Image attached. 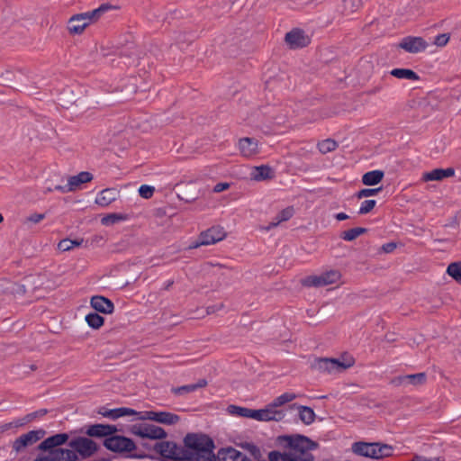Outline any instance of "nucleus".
I'll list each match as a JSON object with an SVG mask.
<instances>
[{
  "label": "nucleus",
  "mask_w": 461,
  "mask_h": 461,
  "mask_svg": "<svg viewBox=\"0 0 461 461\" xmlns=\"http://www.w3.org/2000/svg\"><path fill=\"white\" fill-rule=\"evenodd\" d=\"M282 442L286 447L284 452L269 453L271 461H312L311 451L317 447V443L302 435L285 436Z\"/></svg>",
  "instance_id": "obj_1"
},
{
  "label": "nucleus",
  "mask_w": 461,
  "mask_h": 461,
  "mask_svg": "<svg viewBox=\"0 0 461 461\" xmlns=\"http://www.w3.org/2000/svg\"><path fill=\"white\" fill-rule=\"evenodd\" d=\"M184 460L215 461L213 441L203 434H187L184 438Z\"/></svg>",
  "instance_id": "obj_2"
},
{
  "label": "nucleus",
  "mask_w": 461,
  "mask_h": 461,
  "mask_svg": "<svg viewBox=\"0 0 461 461\" xmlns=\"http://www.w3.org/2000/svg\"><path fill=\"white\" fill-rule=\"evenodd\" d=\"M351 450L354 454L372 459H380L392 455L393 448L387 444L367 443L358 441L352 444Z\"/></svg>",
  "instance_id": "obj_3"
},
{
  "label": "nucleus",
  "mask_w": 461,
  "mask_h": 461,
  "mask_svg": "<svg viewBox=\"0 0 461 461\" xmlns=\"http://www.w3.org/2000/svg\"><path fill=\"white\" fill-rule=\"evenodd\" d=\"M109 7L102 5L93 11L73 15L68 21V31L72 34H80L94 21H95L102 13Z\"/></svg>",
  "instance_id": "obj_4"
},
{
  "label": "nucleus",
  "mask_w": 461,
  "mask_h": 461,
  "mask_svg": "<svg viewBox=\"0 0 461 461\" xmlns=\"http://www.w3.org/2000/svg\"><path fill=\"white\" fill-rule=\"evenodd\" d=\"M354 365V359L319 358L315 361L314 366L321 372L328 374L342 372Z\"/></svg>",
  "instance_id": "obj_5"
},
{
  "label": "nucleus",
  "mask_w": 461,
  "mask_h": 461,
  "mask_svg": "<svg viewBox=\"0 0 461 461\" xmlns=\"http://www.w3.org/2000/svg\"><path fill=\"white\" fill-rule=\"evenodd\" d=\"M68 446L70 450L82 458L90 457L98 450L97 444L93 439L86 437L73 438L69 441Z\"/></svg>",
  "instance_id": "obj_6"
},
{
  "label": "nucleus",
  "mask_w": 461,
  "mask_h": 461,
  "mask_svg": "<svg viewBox=\"0 0 461 461\" xmlns=\"http://www.w3.org/2000/svg\"><path fill=\"white\" fill-rule=\"evenodd\" d=\"M226 237L224 229L221 226H213L205 231H203L198 240L190 245L191 249H196L201 246H208L215 244L222 240Z\"/></svg>",
  "instance_id": "obj_7"
},
{
  "label": "nucleus",
  "mask_w": 461,
  "mask_h": 461,
  "mask_svg": "<svg viewBox=\"0 0 461 461\" xmlns=\"http://www.w3.org/2000/svg\"><path fill=\"white\" fill-rule=\"evenodd\" d=\"M130 431L135 436L150 439H162L167 437V432L162 428L149 423L134 424Z\"/></svg>",
  "instance_id": "obj_8"
},
{
  "label": "nucleus",
  "mask_w": 461,
  "mask_h": 461,
  "mask_svg": "<svg viewBox=\"0 0 461 461\" xmlns=\"http://www.w3.org/2000/svg\"><path fill=\"white\" fill-rule=\"evenodd\" d=\"M136 420H149L164 425H174L179 421L180 418L178 415L169 411H144L138 412Z\"/></svg>",
  "instance_id": "obj_9"
},
{
  "label": "nucleus",
  "mask_w": 461,
  "mask_h": 461,
  "mask_svg": "<svg viewBox=\"0 0 461 461\" xmlns=\"http://www.w3.org/2000/svg\"><path fill=\"white\" fill-rule=\"evenodd\" d=\"M341 275L337 270H330L321 275L307 276L303 284L307 286L321 287L338 283Z\"/></svg>",
  "instance_id": "obj_10"
},
{
  "label": "nucleus",
  "mask_w": 461,
  "mask_h": 461,
  "mask_svg": "<svg viewBox=\"0 0 461 461\" xmlns=\"http://www.w3.org/2000/svg\"><path fill=\"white\" fill-rule=\"evenodd\" d=\"M154 449L164 458L184 460L183 447L172 441L158 442L155 445Z\"/></svg>",
  "instance_id": "obj_11"
},
{
  "label": "nucleus",
  "mask_w": 461,
  "mask_h": 461,
  "mask_svg": "<svg viewBox=\"0 0 461 461\" xmlns=\"http://www.w3.org/2000/svg\"><path fill=\"white\" fill-rule=\"evenodd\" d=\"M104 445L107 449L113 452H131L135 449L134 442L122 436L111 435L104 439Z\"/></svg>",
  "instance_id": "obj_12"
},
{
  "label": "nucleus",
  "mask_w": 461,
  "mask_h": 461,
  "mask_svg": "<svg viewBox=\"0 0 461 461\" xmlns=\"http://www.w3.org/2000/svg\"><path fill=\"white\" fill-rule=\"evenodd\" d=\"M45 435L46 431L43 429L31 430L17 438L13 443V448L16 452H21L43 438Z\"/></svg>",
  "instance_id": "obj_13"
},
{
  "label": "nucleus",
  "mask_w": 461,
  "mask_h": 461,
  "mask_svg": "<svg viewBox=\"0 0 461 461\" xmlns=\"http://www.w3.org/2000/svg\"><path fill=\"white\" fill-rule=\"evenodd\" d=\"M93 179V175L89 172L83 171L76 176H72L68 179L65 185H56L53 190L60 191L61 193H69L81 189L82 185L90 182Z\"/></svg>",
  "instance_id": "obj_14"
},
{
  "label": "nucleus",
  "mask_w": 461,
  "mask_h": 461,
  "mask_svg": "<svg viewBox=\"0 0 461 461\" xmlns=\"http://www.w3.org/2000/svg\"><path fill=\"white\" fill-rule=\"evenodd\" d=\"M69 439V436L67 433H59L45 438L39 445V449L41 451H47L48 453H51L55 450L64 449L60 447L62 445L68 442Z\"/></svg>",
  "instance_id": "obj_15"
},
{
  "label": "nucleus",
  "mask_w": 461,
  "mask_h": 461,
  "mask_svg": "<svg viewBox=\"0 0 461 461\" xmlns=\"http://www.w3.org/2000/svg\"><path fill=\"white\" fill-rule=\"evenodd\" d=\"M285 42L291 49L306 47L311 42V38L300 29H294L285 34Z\"/></svg>",
  "instance_id": "obj_16"
},
{
  "label": "nucleus",
  "mask_w": 461,
  "mask_h": 461,
  "mask_svg": "<svg viewBox=\"0 0 461 461\" xmlns=\"http://www.w3.org/2000/svg\"><path fill=\"white\" fill-rule=\"evenodd\" d=\"M238 149L240 154L248 158L257 156L260 151L258 140L249 137L240 139Z\"/></svg>",
  "instance_id": "obj_17"
},
{
  "label": "nucleus",
  "mask_w": 461,
  "mask_h": 461,
  "mask_svg": "<svg viewBox=\"0 0 461 461\" xmlns=\"http://www.w3.org/2000/svg\"><path fill=\"white\" fill-rule=\"evenodd\" d=\"M285 414L281 411H277L269 404L265 409L254 410L252 411V418L256 420L260 421H270V420H281L284 418Z\"/></svg>",
  "instance_id": "obj_18"
},
{
  "label": "nucleus",
  "mask_w": 461,
  "mask_h": 461,
  "mask_svg": "<svg viewBox=\"0 0 461 461\" xmlns=\"http://www.w3.org/2000/svg\"><path fill=\"white\" fill-rule=\"evenodd\" d=\"M427 381L425 373H418L413 375H400L392 380V384L396 386L413 385L419 386L424 384Z\"/></svg>",
  "instance_id": "obj_19"
},
{
  "label": "nucleus",
  "mask_w": 461,
  "mask_h": 461,
  "mask_svg": "<svg viewBox=\"0 0 461 461\" xmlns=\"http://www.w3.org/2000/svg\"><path fill=\"white\" fill-rule=\"evenodd\" d=\"M34 461H77V455L70 449L55 450Z\"/></svg>",
  "instance_id": "obj_20"
},
{
  "label": "nucleus",
  "mask_w": 461,
  "mask_h": 461,
  "mask_svg": "<svg viewBox=\"0 0 461 461\" xmlns=\"http://www.w3.org/2000/svg\"><path fill=\"white\" fill-rule=\"evenodd\" d=\"M400 47L411 53H417L427 48L426 41L420 37H407L400 43Z\"/></svg>",
  "instance_id": "obj_21"
},
{
  "label": "nucleus",
  "mask_w": 461,
  "mask_h": 461,
  "mask_svg": "<svg viewBox=\"0 0 461 461\" xmlns=\"http://www.w3.org/2000/svg\"><path fill=\"white\" fill-rule=\"evenodd\" d=\"M217 458L219 461H253L250 457L233 447L219 450Z\"/></svg>",
  "instance_id": "obj_22"
},
{
  "label": "nucleus",
  "mask_w": 461,
  "mask_h": 461,
  "mask_svg": "<svg viewBox=\"0 0 461 461\" xmlns=\"http://www.w3.org/2000/svg\"><path fill=\"white\" fill-rule=\"evenodd\" d=\"M91 306L97 312L110 314L114 310L113 302L104 296L95 295L91 298Z\"/></svg>",
  "instance_id": "obj_23"
},
{
  "label": "nucleus",
  "mask_w": 461,
  "mask_h": 461,
  "mask_svg": "<svg viewBox=\"0 0 461 461\" xmlns=\"http://www.w3.org/2000/svg\"><path fill=\"white\" fill-rule=\"evenodd\" d=\"M117 431V429L113 425L105 424H95L91 425L86 429V434L90 437H107L111 436Z\"/></svg>",
  "instance_id": "obj_24"
},
{
  "label": "nucleus",
  "mask_w": 461,
  "mask_h": 461,
  "mask_svg": "<svg viewBox=\"0 0 461 461\" xmlns=\"http://www.w3.org/2000/svg\"><path fill=\"white\" fill-rule=\"evenodd\" d=\"M455 170L452 167L447 168H435L429 172H425L422 175V180L425 182L429 181H440L444 178L453 176Z\"/></svg>",
  "instance_id": "obj_25"
},
{
  "label": "nucleus",
  "mask_w": 461,
  "mask_h": 461,
  "mask_svg": "<svg viewBox=\"0 0 461 461\" xmlns=\"http://www.w3.org/2000/svg\"><path fill=\"white\" fill-rule=\"evenodd\" d=\"M118 192L114 188H107L99 192L95 198V203L106 207L116 200Z\"/></svg>",
  "instance_id": "obj_26"
},
{
  "label": "nucleus",
  "mask_w": 461,
  "mask_h": 461,
  "mask_svg": "<svg viewBox=\"0 0 461 461\" xmlns=\"http://www.w3.org/2000/svg\"><path fill=\"white\" fill-rule=\"evenodd\" d=\"M138 412L139 411H137L133 409L126 408V407L116 408V409H112V410H107L104 411H100V413L104 417L109 418L112 420H116V419H118L120 417H123V416H135V419H136L138 417Z\"/></svg>",
  "instance_id": "obj_27"
},
{
  "label": "nucleus",
  "mask_w": 461,
  "mask_h": 461,
  "mask_svg": "<svg viewBox=\"0 0 461 461\" xmlns=\"http://www.w3.org/2000/svg\"><path fill=\"white\" fill-rule=\"evenodd\" d=\"M294 208L287 207L282 210L278 214L269 222L267 226L262 227V230L269 231L271 229L277 227L281 222L286 221L294 215Z\"/></svg>",
  "instance_id": "obj_28"
},
{
  "label": "nucleus",
  "mask_w": 461,
  "mask_h": 461,
  "mask_svg": "<svg viewBox=\"0 0 461 461\" xmlns=\"http://www.w3.org/2000/svg\"><path fill=\"white\" fill-rule=\"evenodd\" d=\"M250 176L253 180L261 181L272 178L274 171L270 167L262 165L253 167Z\"/></svg>",
  "instance_id": "obj_29"
},
{
  "label": "nucleus",
  "mask_w": 461,
  "mask_h": 461,
  "mask_svg": "<svg viewBox=\"0 0 461 461\" xmlns=\"http://www.w3.org/2000/svg\"><path fill=\"white\" fill-rule=\"evenodd\" d=\"M206 384L207 381L204 379H201L195 384H186L179 387H173L171 389V392L177 396L185 395L187 393L194 392L199 388L206 386Z\"/></svg>",
  "instance_id": "obj_30"
},
{
  "label": "nucleus",
  "mask_w": 461,
  "mask_h": 461,
  "mask_svg": "<svg viewBox=\"0 0 461 461\" xmlns=\"http://www.w3.org/2000/svg\"><path fill=\"white\" fill-rule=\"evenodd\" d=\"M294 407L297 409L299 418L303 424L310 425L313 423L316 415L311 407L303 405H294Z\"/></svg>",
  "instance_id": "obj_31"
},
{
  "label": "nucleus",
  "mask_w": 461,
  "mask_h": 461,
  "mask_svg": "<svg viewBox=\"0 0 461 461\" xmlns=\"http://www.w3.org/2000/svg\"><path fill=\"white\" fill-rule=\"evenodd\" d=\"M384 176L382 170H372L363 175L362 183L366 185H375L382 181Z\"/></svg>",
  "instance_id": "obj_32"
},
{
  "label": "nucleus",
  "mask_w": 461,
  "mask_h": 461,
  "mask_svg": "<svg viewBox=\"0 0 461 461\" xmlns=\"http://www.w3.org/2000/svg\"><path fill=\"white\" fill-rule=\"evenodd\" d=\"M391 75L400 79L418 80L419 76L411 69L394 68L391 71Z\"/></svg>",
  "instance_id": "obj_33"
},
{
  "label": "nucleus",
  "mask_w": 461,
  "mask_h": 461,
  "mask_svg": "<svg viewBox=\"0 0 461 461\" xmlns=\"http://www.w3.org/2000/svg\"><path fill=\"white\" fill-rule=\"evenodd\" d=\"M297 398V395L293 392H285L281 395L277 396L270 403L274 409L280 407L287 402H290Z\"/></svg>",
  "instance_id": "obj_34"
},
{
  "label": "nucleus",
  "mask_w": 461,
  "mask_h": 461,
  "mask_svg": "<svg viewBox=\"0 0 461 461\" xmlns=\"http://www.w3.org/2000/svg\"><path fill=\"white\" fill-rule=\"evenodd\" d=\"M128 219V216L123 213H110L102 218L101 222L103 225L109 226L115 224L119 221H123Z\"/></svg>",
  "instance_id": "obj_35"
},
{
  "label": "nucleus",
  "mask_w": 461,
  "mask_h": 461,
  "mask_svg": "<svg viewBox=\"0 0 461 461\" xmlns=\"http://www.w3.org/2000/svg\"><path fill=\"white\" fill-rule=\"evenodd\" d=\"M83 243V240H69V239H64L60 240L58 244V249L60 251H68L72 249L75 247H79Z\"/></svg>",
  "instance_id": "obj_36"
},
{
  "label": "nucleus",
  "mask_w": 461,
  "mask_h": 461,
  "mask_svg": "<svg viewBox=\"0 0 461 461\" xmlns=\"http://www.w3.org/2000/svg\"><path fill=\"white\" fill-rule=\"evenodd\" d=\"M228 410H229V412L233 415H236L239 417L249 418V419L252 418L253 409L240 407V406H236V405H230Z\"/></svg>",
  "instance_id": "obj_37"
},
{
  "label": "nucleus",
  "mask_w": 461,
  "mask_h": 461,
  "mask_svg": "<svg viewBox=\"0 0 461 461\" xmlns=\"http://www.w3.org/2000/svg\"><path fill=\"white\" fill-rule=\"evenodd\" d=\"M366 231V229L365 228H353L350 230H348L341 233V239L347 241H352L355 239H357L361 234H364Z\"/></svg>",
  "instance_id": "obj_38"
},
{
  "label": "nucleus",
  "mask_w": 461,
  "mask_h": 461,
  "mask_svg": "<svg viewBox=\"0 0 461 461\" xmlns=\"http://www.w3.org/2000/svg\"><path fill=\"white\" fill-rule=\"evenodd\" d=\"M447 273L457 283L461 284V262L449 264L447 268Z\"/></svg>",
  "instance_id": "obj_39"
},
{
  "label": "nucleus",
  "mask_w": 461,
  "mask_h": 461,
  "mask_svg": "<svg viewBox=\"0 0 461 461\" xmlns=\"http://www.w3.org/2000/svg\"><path fill=\"white\" fill-rule=\"evenodd\" d=\"M86 323L93 329H99L104 325V318L100 316L99 314L93 312L88 313L86 316Z\"/></svg>",
  "instance_id": "obj_40"
},
{
  "label": "nucleus",
  "mask_w": 461,
  "mask_h": 461,
  "mask_svg": "<svg viewBox=\"0 0 461 461\" xmlns=\"http://www.w3.org/2000/svg\"><path fill=\"white\" fill-rule=\"evenodd\" d=\"M338 144L335 140L327 139L318 143V149L321 153L326 154L336 149Z\"/></svg>",
  "instance_id": "obj_41"
},
{
  "label": "nucleus",
  "mask_w": 461,
  "mask_h": 461,
  "mask_svg": "<svg viewBox=\"0 0 461 461\" xmlns=\"http://www.w3.org/2000/svg\"><path fill=\"white\" fill-rule=\"evenodd\" d=\"M24 426L22 418L14 420L11 422L4 423L0 425V431L5 432L9 429H17L19 427Z\"/></svg>",
  "instance_id": "obj_42"
},
{
  "label": "nucleus",
  "mask_w": 461,
  "mask_h": 461,
  "mask_svg": "<svg viewBox=\"0 0 461 461\" xmlns=\"http://www.w3.org/2000/svg\"><path fill=\"white\" fill-rule=\"evenodd\" d=\"M375 204H376L375 200H365L361 203V206L359 208L358 213L359 214H366V213H368L369 212H371L374 209Z\"/></svg>",
  "instance_id": "obj_43"
},
{
  "label": "nucleus",
  "mask_w": 461,
  "mask_h": 461,
  "mask_svg": "<svg viewBox=\"0 0 461 461\" xmlns=\"http://www.w3.org/2000/svg\"><path fill=\"white\" fill-rule=\"evenodd\" d=\"M47 413V411L46 410H39L37 411H33V412H31L27 415H25L24 417L22 418L23 420V422L24 425L32 422L33 420H35L36 418L38 417H41L43 415H45Z\"/></svg>",
  "instance_id": "obj_44"
},
{
  "label": "nucleus",
  "mask_w": 461,
  "mask_h": 461,
  "mask_svg": "<svg viewBox=\"0 0 461 461\" xmlns=\"http://www.w3.org/2000/svg\"><path fill=\"white\" fill-rule=\"evenodd\" d=\"M361 6V0H344V8L348 13L357 11Z\"/></svg>",
  "instance_id": "obj_45"
},
{
  "label": "nucleus",
  "mask_w": 461,
  "mask_h": 461,
  "mask_svg": "<svg viewBox=\"0 0 461 461\" xmlns=\"http://www.w3.org/2000/svg\"><path fill=\"white\" fill-rule=\"evenodd\" d=\"M155 188L148 185H142L139 188V194L142 198L149 199L154 194Z\"/></svg>",
  "instance_id": "obj_46"
},
{
  "label": "nucleus",
  "mask_w": 461,
  "mask_h": 461,
  "mask_svg": "<svg viewBox=\"0 0 461 461\" xmlns=\"http://www.w3.org/2000/svg\"><path fill=\"white\" fill-rule=\"evenodd\" d=\"M381 187H378V188H366V189H362L360 190L357 196L358 198H363V197H369V196H373V195H375L378 194L379 191H381Z\"/></svg>",
  "instance_id": "obj_47"
},
{
  "label": "nucleus",
  "mask_w": 461,
  "mask_h": 461,
  "mask_svg": "<svg viewBox=\"0 0 461 461\" xmlns=\"http://www.w3.org/2000/svg\"><path fill=\"white\" fill-rule=\"evenodd\" d=\"M245 449L249 451V453L255 458H258L260 456L259 448L251 443H246L242 446Z\"/></svg>",
  "instance_id": "obj_48"
},
{
  "label": "nucleus",
  "mask_w": 461,
  "mask_h": 461,
  "mask_svg": "<svg viewBox=\"0 0 461 461\" xmlns=\"http://www.w3.org/2000/svg\"><path fill=\"white\" fill-rule=\"evenodd\" d=\"M449 41V36L447 34H439L435 38L434 43L437 46L443 47L445 46Z\"/></svg>",
  "instance_id": "obj_49"
},
{
  "label": "nucleus",
  "mask_w": 461,
  "mask_h": 461,
  "mask_svg": "<svg viewBox=\"0 0 461 461\" xmlns=\"http://www.w3.org/2000/svg\"><path fill=\"white\" fill-rule=\"evenodd\" d=\"M411 461H443L439 457H427L421 455H414Z\"/></svg>",
  "instance_id": "obj_50"
},
{
  "label": "nucleus",
  "mask_w": 461,
  "mask_h": 461,
  "mask_svg": "<svg viewBox=\"0 0 461 461\" xmlns=\"http://www.w3.org/2000/svg\"><path fill=\"white\" fill-rule=\"evenodd\" d=\"M45 217L44 214L42 213H33L32 215H30L28 218H27V221H31L32 223H38L40 222L41 220H43Z\"/></svg>",
  "instance_id": "obj_51"
},
{
  "label": "nucleus",
  "mask_w": 461,
  "mask_h": 461,
  "mask_svg": "<svg viewBox=\"0 0 461 461\" xmlns=\"http://www.w3.org/2000/svg\"><path fill=\"white\" fill-rule=\"evenodd\" d=\"M229 187H230L229 183H218L217 185H214L213 192L221 193L224 190H227Z\"/></svg>",
  "instance_id": "obj_52"
},
{
  "label": "nucleus",
  "mask_w": 461,
  "mask_h": 461,
  "mask_svg": "<svg viewBox=\"0 0 461 461\" xmlns=\"http://www.w3.org/2000/svg\"><path fill=\"white\" fill-rule=\"evenodd\" d=\"M395 248H396V245L394 243H387V244L383 246V249L386 253L392 252Z\"/></svg>",
  "instance_id": "obj_53"
},
{
  "label": "nucleus",
  "mask_w": 461,
  "mask_h": 461,
  "mask_svg": "<svg viewBox=\"0 0 461 461\" xmlns=\"http://www.w3.org/2000/svg\"><path fill=\"white\" fill-rule=\"evenodd\" d=\"M335 218L338 220V221H344V220H347L348 219V215L346 214L345 212H339L335 215Z\"/></svg>",
  "instance_id": "obj_54"
},
{
  "label": "nucleus",
  "mask_w": 461,
  "mask_h": 461,
  "mask_svg": "<svg viewBox=\"0 0 461 461\" xmlns=\"http://www.w3.org/2000/svg\"><path fill=\"white\" fill-rule=\"evenodd\" d=\"M4 221L2 214L0 213V223Z\"/></svg>",
  "instance_id": "obj_55"
},
{
  "label": "nucleus",
  "mask_w": 461,
  "mask_h": 461,
  "mask_svg": "<svg viewBox=\"0 0 461 461\" xmlns=\"http://www.w3.org/2000/svg\"><path fill=\"white\" fill-rule=\"evenodd\" d=\"M269 461H271V460L269 459Z\"/></svg>",
  "instance_id": "obj_56"
}]
</instances>
